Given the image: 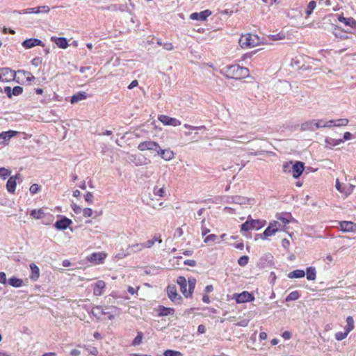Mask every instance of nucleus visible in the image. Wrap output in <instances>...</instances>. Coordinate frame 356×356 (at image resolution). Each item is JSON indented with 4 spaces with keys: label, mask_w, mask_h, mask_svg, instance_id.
Segmentation results:
<instances>
[{
    "label": "nucleus",
    "mask_w": 356,
    "mask_h": 356,
    "mask_svg": "<svg viewBox=\"0 0 356 356\" xmlns=\"http://www.w3.org/2000/svg\"><path fill=\"white\" fill-rule=\"evenodd\" d=\"M220 72L227 78L234 79H241L249 76V70L238 65L226 66Z\"/></svg>",
    "instance_id": "nucleus-1"
},
{
    "label": "nucleus",
    "mask_w": 356,
    "mask_h": 356,
    "mask_svg": "<svg viewBox=\"0 0 356 356\" xmlns=\"http://www.w3.org/2000/svg\"><path fill=\"white\" fill-rule=\"evenodd\" d=\"M177 283L180 286V291L186 298H190L194 291L196 279L190 277L188 280L184 276H179L177 279Z\"/></svg>",
    "instance_id": "nucleus-2"
},
{
    "label": "nucleus",
    "mask_w": 356,
    "mask_h": 356,
    "mask_svg": "<svg viewBox=\"0 0 356 356\" xmlns=\"http://www.w3.org/2000/svg\"><path fill=\"white\" fill-rule=\"evenodd\" d=\"M106 309H110V311L106 312L101 306H95L88 313L95 316L97 320H99L100 315H106L109 320H113L115 315H119L121 312V309L115 306H111L106 307Z\"/></svg>",
    "instance_id": "nucleus-3"
},
{
    "label": "nucleus",
    "mask_w": 356,
    "mask_h": 356,
    "mask_svg": "<svg viewBox=\"0 0 356 356\" xmlns=\"http://www.w3.org/2000/svg\"><path fill=\"white\" fill-rule=\"evenodd\" d=\"M238 42L240 46L243 49L252 48L259 43V38L256 35L248 33L242 35Z\"/></svg>",
    "instance_id": "nucleus-4"
},
{
    "label": "nucleus",
    "mask_w": 356,
    "mask_h": 356,
    "mask_svg": "<svg viewBox=\"0 0 356 356\" xmlns=\"http://www.w3.org/2000/svg\"><path fill=\"white\" fill-rule=\"evenodd\" d=\"M266 225L265 220H254L248 218L244 223L241 225V232H248L249 230H258Z\"/></svg>",
    "instance_id": "nucleus-5"
},
{
    "label": "nucleus",
    "mask_w": 356,
    "mask_h": 356,
    "mask_svg": "<svg viewBox=\"0 0 356 356\" xmlns=\"http://www.w3.org/2000/svg\"><path fill=\"white\" fill-rule=\"evenodd\" d=\"M1 82H10L15 79L16 72L9 67L0 68Z\"/></svg>",
    "instance_id": "nucleus-6"
},
{
    "label": "nucleus",
    "mask_w": 356,
    "mask_h": 356,
    "mask_svg": "<svg viewBox=\"0 0 356 356\" xmlns=\"http://www.w3.org/2000/svg\"><path fill=\"white\" fill-rule=\"evenodd\" d=\"M233 299L235 300L237 303H245L253 301L254 297L248 291H243L241 293H234L233 295Z\"/></svg>",
    "instance_id": "nucleus-7"
},
{
    "label": "nucleus",
    "mask_w": 356,
    "mask_h": 356,
    "mask_svg": "<svg viewBox=\"0 0 356 356\" xmlns=\"http://www.w3.org/2000/svg\"><path fill=\"white\" fill-rule=\"evenodd\" d=\"M167 294L170 300L175 304L181 303L182 298L177 293V288L175 285H169L167 287Z\"/></svg>",
    "instance_id": "nucleus-8"
},
{
    "label": "nucleus",
    "mask_w": 356,
    "mask_h": 356,
    "mask_svg": "<svg viewBox=\"0 0 356 356\" xmlns=\"http://www.w3.org/2000/svg\"><path fill=\"white\" fill-rule=\"evenodd\" d=\"M159 147V144L156 142L152 140H146L141 142L138 145V149L144 152L146 150L155 151Z\"/></svg>",
    "instance_id": "nucleus-9"
},
{
    "label": "nucleus",
    "mask_w": 356,
    "mask_h": 356,
    "mask_svg": "<svg viewBox=\"0 0 356 356\" xmlns=\"http://www.w3.org/2000/svg\"><path fill=\"white\" fill-rule=\"evenodd\" d=\"M159 120L162 122L164 125H170L173 127L179 126L181 123L179 120L169 117L165 115H160L158 117Z\"/></svg>",
    "instance_id": "nucleus-10"
},
{
    "label": "nucleus",
    "mask_w": 356,
    "mask_h": 356,
    "mask_svg": "<svg viewBox=\"0 0 356 356\" xmlns=\"http://www.w3.org/2000/svg\"><path fill=\"white\" fill-rule=\"evenodd\" d=\"M49 12V7L47 6H38L34 8H29L24 9L19 12L20 14H29V13H47Z\"/></svg>",
    "instance_id": "nucleus-11"
},
{
    "label": "nucleus",
    "mask_w": 356,
    "mask_h": 356,
    "mask_svg": "<svg viewBox=\"0 0 356 356\" xmlns=\"http://www.w3.org/2000/svg\"><path fill=\"white\" fill-rule=\"evenodd\" d=\"M211 15V12L209 10H204L200 13H193L190 15V19L192 20H196L200 22L205 21L209 16Z\"/></svg>",
    "instance_id": "nucleus-12"
},
{
    "label": "nucleus",
    "mask_w": 356,
    "mask_h": 356,
    "mask_svg": "<svg viewBox=\"0 0 356 356\" xmlns=\"http://www.w3.org/2000/svg\"><path fill=\"white\" fill-rule=\"evenodd\" d=\"M340 229L343 232H355L356 224L351 221H340Z\"/></svg>",
    "instance_id": "nucleus-13"
},
{
    "label": "nucleus",
    "mask_w": 356,
    "mask_h": 356,
    "mask_svg": "<svg viewBox=\"0 0 356 356\" xmlns=\"http://www.w3.org/2000/svg\"><path fill=\"white\" fill-rule=\"evenodd\" d=\"M291 169H292L291 172H292L293 177L295 179H298L301 176V175L305 169L304 163H302L301 161H296L294 164H293Z\"/></svg>",
    "instance_id": "nucleus-14"
},
{
    "label": "nucleus",
    "mask_w": 356,
    "mask_h": 356,
    "mask_svg": "<svg viewBox=\"0 0 356 356\" xmlns=\"http://www.w3.org/2000/svg\"><path fill=\"white\" fill-rule=\"evenodd\" d=\"M72 220L67 217L63 216L54 223V227L58 230L66 229L71 224Z\"/></svg>",
    "instance_id": "nucleus-15"
},
{
    "label": "nucleus",
    "mask_w": 356,
    "mask_h": 356,
    "mask_svg": "<svg viewBox=\"0 0 356 356\" xmlns=\"http://www.w3.org/2000/svg\"><path fill=\"white\" fill-rule=\"evenodd\" d=\"M106 258V254L103 252H94L91 254L88 257V260L90 263H94L95 264H99L104 262V260Z\"/></svg>",
    "instance_id": "nucleus-16"
},
{
    "label": "nucleus",
    "mask_w": 356,
    "mask_h": 356,
    "mask_svg": "<svg viewBox=\"0 0 356 356\" xmlns=\"http://www.w3.org/2000/svg\"><path fill=\"white\" fill-rule=\"evenodd\" d=\"M19 178V175L17 174L15 176L10 177L6 183V189L8 193H14L17 185V179Z\"/></svg>",
    "instance_id": "nucleus-17"
},
{
    "label": "nucleus",
    "mask_w": 356,
    "mask_h": 356,
    "mask_svg": "<svg viewBox=\"0 0 356 356\" xmlns=\"http://www.w3.org/2000/svg\"><path fill=\"white\" fill-rule=\"evenodd\" d=\"M106 287V283L103 280H98L94 284L93 295L95 296H100L103 294L104 290Z\"/></svg>",
    "instance_id": "nucleus-18"
},
{
    "label": "nucleus",
    "mask_w": 356,
    "mask_h": 356,
    "mask_svg": "<svg viewBox=\"0 0 356 356\" xmlns=\"http://www.w3.org/2000/svg\"><path fill=\"white\" fill-rule=\"evenodd\" d=\"M22 45L25 49H31L35 46L42 45V42L37 38H29L24 40L22 43Z\"/></svg>",
    "instance_id": "nucleus-19"
},
{
    "label": "nucleus",
    "mask_w": 356,
    "mask_h": 356,
    "mask_svg": "<svg viewBox=\"0 0 356 356\" xmlns=\"http://www.w3.org/2000/svg\"><path fill=\"white\" fill-rule=\"evenodd\" d=\"M158 312L159 316H172L175 313V309L170 307H165L162 305H159L156 309Z\"/></svg>",
    "instance_id": "nucleus-20"
},
{
    "label": "nucleus",
    "mask_w": 356,
    "mask_h": 356,
    "mask_svg": "<svg viewBox=\"0 0 356 356\" xmlns=\"http://www.w3.org/2000/svg\"><path fill=\"white\" fill-rule=\"evenodd\" d=\"M325 147L332 149V147L343 143L341 139H334L330 137H326L325 139Z\"/></svg>",
    "instance_id": "nucleus-21"
},
{
    "label": "nucleus",
    "mask_w": 356,
    "mask_h": 356,
    "mask_svg": "<svg viewBox=\"0 0 356 356\" xmlns=\"http://www.w3.org/2000/svg\"><path fill=\"white\" fill-rule=\"evenodd\" d=\"M51 40L54 42V43L61 49H66L68 47V42L65 38L60 37L56 38L52 37Z\"/></svg>",
    "instance_id": "nucleus-22"
},
{
    "label": "nucleus",
    "mask_w": 356,
    "mask_h": 356,
    "mask_svg": "<svg viewBox=\"0 0 356 356\" xmlns=\"http://www.w3.org/2000/svg\"><path fill=\"white\" fill-rule=\"evenodd\" d=\"M338 20L340 22L343 23L346 26H348L351 28H355L356 26V21L353 17H344L343 16H339L338 17Z\"/></svg>",
    "instance_id": "nucleus-23"
},
{
    "label": "nucleus",
    "mask_w": 356,
    "mask_h": 356,
    "mask_svg": "<svg viewBox=\"0 0 356 356\" xmlns=\"http://www.w3.org/2000/svg\"><path fill=\"white\" fill-rule=\"evenodd\" d=\"M30 268L31 270V274L30 275V279L33 281H36L40 276V269L39 268L33 263L30 264Z\"/></svg>",
    "instance_id": "nucleus-24"
},
{
    "label": "nucleus",
    "mask_w": 356,
    "mask_h": 356,
    "mask_svg": "<svg viewBox=\"0 0 356 356\" xmlns=\"http://www.w3.org/2000/svg\"><path fill=\"white\" fill-rule=\"evenodd\" d=\"M143 249V246L142 243H136L131 245H129L127 248V254H131L136 252H138Z\"/></svg>",
    "instance_id": "nucleus-25"
},
{
    "label": "nucleus",
    "mask_w": 356,
    "mask_h": 356,
    "mask_svg": "<svg viewBox=\"0 0 356 356\" xmlns=\"http://www.w3.org/2000/svg\"><path fill=\"white\" fill-rule=\"evenodd\" d=\"M17 134V131H13V130L3 131L0 134V139H3L4 140L3 145H6V141L9 140L11 138L16 136Z\"/></svg>",
    "instance_id": "nucleus-26"
},
{
    "label": "nucleus",
    "mask_w": 356,
    "mask_h": 356,
    "mask_svg": "<svg viewBox=\"0 0 356 356\" xmlns=\"http://www.w3.org/2000/svg\"><path fill=\"white\" fill-rule=\"evenodd\" d=\"M317 120H312L308 122H306L302 124V129L303 130H310L314 131L318 129L316 126Z\"/></svg>",
    "instance_id": "nucleus-27"
},
{
    "label": "nucleus",
    "mask_w": 356,
    "mask_h": 356,
    "mask_svg": "<svg viewBox=\"0 0 356 356\" xmlns=\"http://www.w3.org/2000/svg\"><path fill=\"white\" fill-rule=\"evenodd\" d=\"M307 279L309 281H314L316 278V271L314 267H307L305 271Z\"/></svg>",
    "instance_id": "nucleus-28"
},
{
    "label": "nucleus",
    "mask_w": 356,
    "mask_h": 356,
    "mask_svg": "<svg viewBox=\"0 0 356 356\" xmlns=\"http://www.w3.org/2000/svg\"><path fill=\"white\" fill-rule=\"evenodd\" d=\"M305 275V271L300 269H297L295 270H293L290 272L287 277L290 279H294V278H302L304 277Z\"/></svg>",
    "instance_id": "nucleus-29"
},
{
    "label": "nucleus",
    "mask_w": 356,
    "mask_h": 356,
    "mask_svg": "<svg viewBox=\"0 0 356 356\" xmlns=\"http://www.w3.org/2000/svg\"><path fill=\"white\" fill-rule=\"evenodd\" d=\"M86 97H87L86 92H79L74 95L71 97L70 102H71L72 104H75V103H77L79 101H81V100H83V99H86Z\"/></svg>",
    "instance_id": "nucleus-30"
},
{
    "label": "nucleus",
    "mask_w": 356,
    "mask_h": 356,
    "mask_svg": "<svg viewBox=\"0 0 356 356\" xmlns=\"http://www.w3.org/2000/svg\"><path fill=\"white\" fill-rule=\"evenodd\" d=\"M332 123H333V122L332 121V120H326L324 119L317 120L316 126H317L318 129L325 128V127L330 128V127H333Z\"/></svg>",
    "instance_id": "nucleus-31"
},
{
    "label": "nucleus",
    "mask_w": 356,
    "mask_h": 356,
    "mask_svg": "<svg viewBox=\"0 0 356 356\" xmlns=\"http://www.w3.org/2000/svg\"><path fill=\"white\" fill-rule=\"evenodd\" d=\"M355 327L354 319L352 316L346 318V325L344 327L345 331L349 334Z\"/></svg>",
    "instance_id": "nucleus-32"
},
{
    "label": "nucleus",
    "mask_w": 356,
    "mask_h": 356,
    "mask_svg": "<svg viewBox=\"0 0 356 356\" xmlns=\"http://www.w3.org/2000/svg\"><path fill=\"white\" fill-rule=\"evenodd\" d=\"M30 216L35 219H41L44 217L45 213L42 209H33L31 211Z\"/></svg>",
    "instance_id": "nucleus-33"
},
{
    "label": "nucleus",
    "mask_w": 356,
    "mask_h": 356,
    "mask_svg": "<svg viewBox=\"0 0 356 356\" xmlns=\"http://www.w3.org/2000/svg\"><path fill=\"white\" fill-rule=\"evenodd\" d=\"M153 193L155 196L163 197L165 195V189L164 186L159 187L158 185L155 186L153 188Z\"/></svg>",
    "instance_id": "nucleus-34"
},
{
    "label": "nucleus",
    "mask_w": 356,
    "mask_h": 356,
    "mask_svg": "<svg viewBox=\"0 0 356 356\" xmlns=\"http://www.w3.org/2000/svg\"><path fill=\"white\" fill-rule=\"evenodd\" d=\"M276 233V229H275L270 225H268L267 228L264 230L262 234H260V237L262 239H265L268 236H270L274 235Z\"/></svg>",
    "instance_id": "nucleus-35"
},
{
    "label": "nucleus",
    "mask_w": 356,
    "mask_h": 356,
    "mask_svg": "<svg viewBox=\"0 0 356 356\" xmlns=\"http://www.w3.org/2000/svg\"><path fill=\"white\" fill-rule=\"evenodd\" d=\"M8 283L13 287L18 288L22 286L23 281L19 278L13 277L8 280Z\"/></svg>",
    "instance_id": "nucleus-36"
},
{
    "label": "nucleus",
    "mask_w": 356,
    "mask_h": 356,
    "mask_svg": "<svg viewBox=\"0 0 356 356\" xmlns=\"http://www.w3.org/2000/svg\"><path fill=\"white\" fill-rule=\"evenodd\" d=\"M156 241H158L159 243H161V239L159 237L154 236L152 239L148 240L145 243H143V248H150L152 247Z\"/></svg>",
    "instance_id": "nucleus-37"
},
{
    "label": "nucleus",
    "mask_w": 356,
    "mask_h": 356,
    "mask_svg": "<svg viewBox=\"0 0 356 356\" xmlns=\"http://www.w3.org/2000/svg\"><path fill=\"white\" fill-rule=\"evenodd\" d=\"M300 298V293L298 291L291 292L285 298L286 302L296 300Z\"/></svg>",
    "instance_id": "nucleus-38"
},
{
    "label": "nucleus",
    "mask_w": 356,
    "mask_h": 356,
    "mask_svg": "<svg viewBox=\"0 0 356 356\" xmlns=\"http://www.w3.org/2000/svg\"><path fill=\"white\" fill-rule=\"evenodd\" d=\"M332 121L333 122V127H343L347 125L348 123V120L346 118L332 120Z\"/></svg>",
    "instance_id": "nucleus-39"
},
{
    "label": "nucleus",
    "mask_w": 356,
    "mask_h": 356,
    "mask_svg": "<svg viewBox=\"0 0 356 356\" xmlns=\"http://www.w3.org/2000/svg\"><path fill=\"white\" fill-rule=\"evenodd\" d=\"M175 157L174 152L170 150V149H165V152H163L162 159L165 161H170Z\"/></svg>",
    "instance_id": "nucleus-40"
},
{
    "label": "nucleus",
    "mask_w": 356,
    "mask_h": 356,
    "mask_svg": "<svg viewBox=\"0 0 356 356\" xmlns=\"http://www.w3.org/2000/svg\"><path fill=\"white\" fill-rule=\"evenodd\" d=\"M316 6V3L315 1H311L308 3L307 9H306V15H307L306 17H309V15L312 13V12L315 9Z\"/></svg>",
    "instance_id": "nucleus-41"
},
{
    "label": "nucleus",
    "mask_w": 356,
    "mask_h": 356,
    "mask_svg": "<svg viewBox=\"0 0 356 356\" xmlns=\"http://www.w3.org/2000/svg\"><path fill=\"white\" fill-rule=\"evenodd\" d=\"M18 74H22L26 78V81L30 82L31 81L35 80V76L29 72L21 70L17 71Z\"/></svg>",
    "instance_id": "nucleus-42"
},
{
    "label": "nucleus",
    "mask_w": 356,
    "mask_h": 356,
    "mask_svg": "<svg viewBox=\"0 0 356 356\" xmlns=\"http://www.w3.org/2000/svg\"><path fill=\"white\" fill-rule=\"evenodd\" d=\"M143 337V334L142 332H138L137 336L133 340L131 344L134 346H138L142 343V339Z\"/></svg>",
    "instance_id": "nucleus-43"
},
{
    "label": "nucleus",
    "mask_w": 356,
    "mask_h": 356,
    "mask_svg": "<svg viewBox=\"0 0 356 356\" xmlns=\"http://www.w3.org/2000/svg\"><path fill=\"white\" fill-rule=\"evenodd\" d=\"M269 225H270V227H273L275 229H276V232L284 229V227L280 221L275 220L273 222H270Z\"/></svg>",
    "instance_id": "nucleus-44"
},
{
    "label": "nucleus",
    "mask_w": 356,
    "mask_h": 356,
    "mask_svg": "<svg viewBox=\"0 0 356 356\" xmlns=\"http://www.w3.org/2000/svg\"><path fill=\"white\" fill-rule=\"evenodd\" d=\"M217 239L218 236L216 234H209L204 238V242L206 243H214Z\"/></svg>",
    "instance_id": "nucleus-45"
},
{
    "label": "nucleus",
    "mask_w": 356,
    "mask_h": 356,
    "mask_svg": "<svg viewBox=\"0 0 356 356\" xmlns=\"http://www.w3.org/2000/svg\"><path fill=\"white\" fill-rule=\"evenodd\" d=\"M10 175V171L5 168H0V177L6 179Z\"/></svg>",
    "instance_id": "nucleus-46"
},
{
    "label": "nucleus",
    "mask_w": 356,
    "mask_h": 356,
    "mask_svg": "<svg viewBox=\"0 0 356 356\" xmlns=\"http://www.w3.org/2000/svg\"><path fill=\"white\" fill-rule=\"evenodd\" d=\"M249 261V257L248 256H242L238 260V264L241 266H245L248 264Z\"/></svg>",
    "instance_id": "nucleus-47"
},
{
    "label": "nucleus",
    "mask_w": 356,
    "mask_h": 356,
    "mask_svg": "<svg viewBox=\"0 0 356 356\" xmlns=\"http://www.w3.org/2000/svg\"><path fill=\"white\" fill-rule=\"evenodd\" d=\"M348 333L344 331V332H338L335 334V339L337 340V341H342L343 339H344L345 338H346V337L348 336Z\"/></svg>",
    "instance_id": "nucleus-48"
},
{
    "label": "nucleus",
    "mask_w": 356,
    "mask_h": 356,
    "mask_svg": "<svg viewBox=\"0 0 356 356\" xmlns=\"http://www.w3.org/2000/svg\"><path fill=\"white\" fill-rule=\"evenodd\" d=\"M293 165V163L291 161L286 162L283 164L282 169L284 172H291L292 169L291 167Z\"/></svg>",
    "instance_id": "nucleus-49"
},
{
    "label": "nucleus",
    "mask_w": 356,
    "mask_h": 356,
    "mask_svg": "<svg viewBox=\"0 0 356 356\" xmlns=\"http://www.w3.org/2000/svg\"><path fill=\"white\" fill-rule=\"evenodd\" d=\"M285 216H286V214H283L277 218V219L280 220V222H281L284 227L286 224H289L290 222L289 219Z\"/></svg>",
    "instance_id": "nucleus-50"
},
{
    "label": "nucleus",
    "mask_w": 356,
    "mask_h": 356,
    "mask_svg": "<svg viewBox=\"0 0 356 356\" xmlns=\"http://www.w3.org/2000/svg\"><path fill=\"white\" fill-rule=\"evenodd\" d=\"M84 199L86 202H87L88 204H92L94 201V196L93 194L91 192H88L84 195Z\"/></svg>",
    "instance_id": "nucleus-51"
},
{
    "label": "nucleus",
    "mask_w": 356,
    "mask_h": 356,
    "mask_svg": "<svg viewBox=\"0 0 356 356\" xmlns=\"http://www.w3.org/2000/svg\"><path fill=\"white\" fill-rule=\"evenodd\" d=\"M22 92H23V88L21 86H15L12 89V93H13V95H14V96H18V95H21L22 93Z\"/></svg>",
    "instance_id": "nucleus-52"
},
{
    "label": "nucleus",
    "mask_w": 356,
    "mask_h": 356,
    "mask_svg": "<svg viewBox=\"0 0 356 356\" xmlns=\"http://www.w3.org/2000/svg\"><path fill=\"white\" fill-rule=\"evenodd\" d=\"M40 190V186L37 184H33L30 186L29 191L32 194H35Z\"/></svg>",
    "instance_id": "nucleus-53"
},
{
    "label": "nucleus",
    "mask_w": 356,
    "mask_h": 356,
    "mask_svg": "<svg viewBox=\"0 0 356 356\" xmlns=\"http://www.w3.org/2000/svg\"><path fill=\"white\" fill-rule=\"evenodd\" d=\"M184 127L186 129H189L191 130H202V129L205 130L206 129V127L204 125L199 126V127H195V126L189 125L188 124H185L184 125Z\"/></svg>",
    "instance_id": "nucleus-54"
},
{
    "label": "nucleus",
    "mask_w": 356,
    "mask_h": 356,
    "mask_svg": "<svg viewBox=\"0 0 356 356\" xmlns=\"http://www.w3.org/2000/svg\"><path fill=\"white\" fill-rule=\"evenodd\" d=\"M163 355L165 356H178L180 355L181 353L178 351L172 350H167L164 352Z\"/></svg>",
    "instance_id": "nucleus-55"
},
{
    "label": "nucleus",
    "mask_w": 356,
    "mask_h": 356,
    "mask_svg": "<svg viewBox=\"0 0 356 356\" xmlns=\"http://www.w3.org/2000/svg\"><path fill=\"white\" fill-rule=\"evenodd\" d=\"M204 223H205V220H202V227H201V229H202V235L204 236H206L208 233H209L210 232V229L207 228L205 226H204Z\"/></svg>",
    "instance_id": "nucleus-56"
},
{
    "label": "nucleus",
    "mask_w": 356,
    "mask_h": 356,
    "mask_svg": "<svg viewBox=\"0 0 356 356\" xmlns=\"http://www.w3.org/2000/svg\"><path fill=\"white\" fill-rule=\"evenodd\" d=\"M42 62V59L40 57H35L31 60V64L35 67L39 66Z\"/></svg>",
    "instance_id": "nucleus-57"
},
{
    "label": "nucleus",
    "mask_w": 356,
    "mask_h": 356,
    "mask_svg": "<svg viewBox=\"0 0 356 356\" xmlns=\"http://www.w3.org/2000/svg\"><path fill=\"white\" fill-rule=\"evenodd\" d=\"M92 210L90 208H85L83 210V215L85 217H90L92 215Z\"/></svg>",
    "instance_id": "nucleus-58"
},
{
    "label": "nucleus",
    "mask_w": 356,
    "mask_h": 356,
    "mask_svg": "<svg viewBox=\"0 0 356 356\" xmlns=\"http://www.w3.org/2000/svg\"><path fill=\"white\" fill-rule=\"evenodd\" d=\"M352 136H353V135L351 133L345 132L343 134V138H340V139L343 140V143H344L346 140H350V139H352Z\"/></svg>",
    "instance_id": "nucleus-59"
},
{
    "label": "nucleus",
    "mask_w": 356,
    "mask_h": 356,
    "mask_svg": "<svg viewBox=\"0 0 356 356\" xmlns=\"http://www.w3.org/2000/svg\"><path fill=\"white\" fill-rule=\"evenodd\" d=\"M244 201H245V199L240 196H236V197H233V202L235 203H237V204H241L244 203Z\"/></svg>",
    "instance_id": "nucleus-60"
},
{
    "label": "nucleus",
    "mask_w": 356,
    "mask_h": 356,
    "mask_svg": "<svg viewBox=\"0 0 356 356\" xmlns=\"http://www.w3.org/2000/svg\"><path fill=\"white\" fill-rule=\"evenodd\" d=\"M72 209L76 214L80 213L82 211L81 207L76 204L72 205Z\"/></svg>",
    "instance_id": "nucleus-61"
},
{
    "label": "nucleus",
    "mask_w": 356,
    "mask_h": 356,
    "mask_svg": "<svg viewBox=\"0 0 356 356\" xmlns=\"http://www.w3.org/2000/svg\"><path fill=\"white\" fill-rule=\"evenodd\" d=\"M7 280H6V275L4 272H0V283L1 284H6Z\"/></svg>",
    "instance_id": "nucleus-62"
},
{
    "label": "nucleus",
    "mask_w": 356,
    "mask_h": 356,
    "mask_svg": "<svg viewBox=\"0 0 356 356\" xmlns=\"http://www.w3.org/2000/svg\"><path fill=\"white\" fill-rule=\"evenodd\" d=\"M335 187H336L337 190L341 193H347L346 191H345L344 188H341V185L339 179H337V181H336Z\"/></svg>",
    "instance_id": "nucleus-63"
},
{
    "label": "nucleus",
    "mask_w": 356,
    "mask_h": 356,
    "mask_svg": "<svg viewBox=\"0 0 356 356\" xmlns=\"http://www.w3.org/2000/svg\"><path fill=\"white\" fill-rule=\"evenodd\" d=\"M4 92L7 95L8 97H11L13 95L12 89L9 86H6L4 88Z\"/></svg>",
    "instance_id": "nucleus-64"
}]
</instances>
